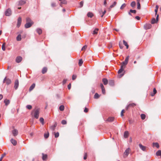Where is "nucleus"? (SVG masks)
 <instances>
[{
    "label": "nucleus",
    "mask_w": 161,
    "mask_h": 161,
    "mask_svg": "<svg viewBox=\"0 0 161 161\" xmlns=\"http://www.w3.org/2000/svg\"><path fill=\"white\" fill-rule=\"evenodd\" d=\"M139 146L141 149L142 151H145L146 150V147L145 146H143L142 144H139Z\"/></svg>",
    "instance_id": "nucleus-14"
},
{
    "label": "nucleus",
    "mask_w": 161,
    "mask_h": 161,
    "mask_svg": "<svg viewBox=\"0 0 161 161\" xmlns=\"http://www.w3.org/2000/svg\"><path fill=\"white\" fill-rule=\"evenodd\" d=\"M157 22L158 21L154 18H153L152 19L151 23L152 24H153L157 23Z\"/></svg>",
    "instance_id": "nucleus-24"
},
{
    "label": "nucleus",
    "mask_w": 161,
    "mask_h": 161,
    "mask_svg": "<svg viewBox=\"0 0 161 161\" xmlns=\"http://www.w3.org/2000/svg\"><path fill=\"white\" fill-rule=\"evenodd\" d=\"M129 58V56H127L125 59V61L122 62V63L121 64V65H123V66H125L128 63V61Z\"/></svg>",
    "instance_id": "nucleus-4"
},
{
    "label": "nucleus",
    "mask_w": 161,
    "mask_h": 161,
    "mask_svg": "<svg viewBox=\"0 0 161 161\" xmlns=\"http://www.w3.org/2000/svg\"><path fill=\"white\" fill-rule=\"evenodd\" d=\"M12 128V134L14 136H16L18 134V131L17 129L14 128V127H13Z\"/></svg>",
    "instance_id": "nucleus-2"
},
{
    "label": "nucleus",
    "mask_w": 161,
    "mask_h": 161,
    "mask_svg": "<svg viewBox=\"0 0 161 161\" xmlns=\"http://www.w3.org/2000/svg\"><path fill=\"white\" fill-rule=\"evenodd\" d=\"M62 3L63 4H65L67 3V1L65 0H64L62 1Z\"/></svg>",
    "instance_id": "nucleus-64"
},
{
    "label": "nucleus",
    "mask_w": 161,
    "mask_h": 161,
    "mask_svg": "<svg viewBox=\"0 0 161 161\" xmlns=\"http://www.w3.org/2000/svg\"><path fill=\"white\" fill-rule=\"evenodd\" d=\"M40 121L42 123V125L44 124V119L43 118H40Z\"/></svg>",
    "instance_id": "nucleus-43"
},
{
    "label": "nucleus",
    "mask_w": 161,
    "mask_h": 161,
    "mask_svg": "<svg viewBox=\"0 0 161 161\" xmlns=\"http://www.w3.org/2000/svg\"><path fill=\"white\" fill-rule=\"evenodd\" d=\"M102 81L104 85H106L108 83V80L106 78H103L102 79Z\"/></svg>",
    "instance_id": "nucleus-17"
},
{
    "label": "nucleus",
    "mask_w": 161,
    "mask_h": 161,
    "mask_svg": "<svg viewBox=\"0 0 161 161\" xmlns=\"http://www.w3.org/2000/svg\"><path fill=\"white\" fill-rule=\"evenodd\" d=\"M130 151V148H128L126 149L125 152H124V157H125V156H126V157H127V156H128V154H129V153Z\"/></svg>",
    "instance_id": "nucleus-10"
},
{
    "label": "nucleus",
    "mask_w": 161,
    "mask_h": 161,
    "mask_svg": "<svg viewBox=\"0 0 161 161\" xmlns=\"http://www.w3.org/2000/svg\"><path fill=\"white\" fill-rule=\"evenodd\" d=\"M100 87H101V89H103V88H104V86L103 85L102 83H101L100 84Z\"/></svg>",
    "instance_id": "nucleus-63"
},
{
    "label": "nucleus",
    "mask_w": 161,
    "mask_h": 161,
    "mask_svg": "<svg viewBox=\"0 0 161 161\" xmlns=\"http://www.w3.org/2000/svg\"><path fill=\"white\" fill-rule=\"evenodd\" d=\"M59 110L61 111H63L64 109V106L63 105H61L59 107Z\"/></svg>",
    "instance_id": "nucleus-39"
},
{
    "label": "nucleus",
    "mask_w": 161,
    "mask_h": 161,
    "mask_svg": "<svg viewBox=\"0 0 161 161\" xmlns=\"http://www.w3.org/2000/svg\"><path fill=\"white\" fill-rule=\"evenodd\" d=\"M136 105V104L134 103H130L129 104V106H130V107H133Z\"/></svg>",
    "instance_id": "nucleus-48"
},
{
    "label": "nucleus",
    "mask_w": 161,
    "mask_h": 161,
    "mask_svg": "<svg viewBox=\"0 0 161 161\" xmlns=\"http://www.w3.org/2000/svg\"><path fill=\"white\" fill-rule=\"evenodd\" d=\"M116 3H117L116 2H114L110 6V7L111 8H112L114 7L116 5Z\"/></svg>",
    "instance_id": "nucleus-42"
},
{
    "label": "nucleus",
    "mask_w": 161,
    "mask_h": 161,
    "mask_svg": "<svg viewBox=\"0 0 161 161\" xmlns=\"http://www.w3.org/2000/svg\"><path fill=\"white\" fill-rule=\"evenodd\" d=\"M141 119L143 120L145 119L146 118V115L145 114H142L141 115Z\"/></svg>",
    "instance_id": "nucleus-40"
},
{
    "label": "nucleus",
    "mask_w": 161,
    "mask_h": 161,
    "mask_svg": "<svg viewBox=\"0 0 161 161\" xmlns=\"http://www.w3.org/2000/svg\"><path fill=\"white\" fill-rule=\"evenodd\" d=\"M153 147H156L158 148L159 147V144L157 142H153Z\"/></svg>",
    "instance_id": "nucleus-19"
},
{
    "label": "nucleus",
    "mask_w": 161,
    "mask_h": 161,
    "mask_svg": "<svg viewBox=\"0 0 161 161\" xmlns=\"http://www.w3.org/2000/svg\"><path fill=\"white\" fill-rule=\"evenodd\" d=\"M88 108H85L84 110V112L85 113H87L88 112Z\"/></svg>",
    "instance_id": "nucleus-59"
},
{
    "label": "nucleus",
    "mask_w": 161,
    "mask_h": 161,
    "mask_svg": "<svg viewBox=\"0 0 161 161\" xmlns=\"http://www.w3.org/2000/svg\"><path fill=\"white\" fill-rule=\"evenodd\" d=\"M76 78V76L75 75H73L72 77V79L73 80H75Z\"/></svg>",
    "instance_id": "nucleus-53"
},
{
    "label": "nucleus",
    "mask_w": 161,
    "mask_h": 161,
    "mask_svg": "<svg viewBox=\"0 0 161 161\" xmlns=\"http://www.w3.org/2000/svg\"><path fill=\"white\" fill-rule=\"evenodd\" d=\"M19 86V81L18 79H16L14 81V88L15 90H17Z\"/></svg>",
    "instance_id": "nucleus-3"
},
{
    "label": "nucleus",
    "mask_w": 161,
    "mask_h": 161,
    "mask_svg": "<svg viewBox=\"0 0 161 161\" xmlns=\"http://www.w3.org/2000/svg\"><path fill=\"white\" fill-rule=\"evenodd\" d=\"M47 69L46 67H44L42 70V73L43 74H45L47 71Z\"/></svg>",
    "instance_id": "nucleus-26"
},
{
    "label": "nucleus",
    "mask_w": 161,
    "mask_h": 161,
    "mask_svg": "<svg viewBox=\"0 0 161 161\" xmlns=\"http://www.w3.org/2000/svg\"><path fill=\"white\" fill-rule=\"evenodd\" d=\"M22 58L20 56L17 57L16 59V62L17 63H19L22 60Z\"/></svg>",
    "instance_id": "nucleus-11"
},
{
    "label": "nucleus",
    "mask_w": 161,
    "mask_h": 161,
    "mask_svg": "<svg viewBox=\"0 0 161 161\" xmlns=\"http://www.w3.org/2000/svg\"><path fill=\"white\" fill-rule=\"evenodd\" d=\"M51 6L53 7H55L56 6V3H51Z\"/></svg>",
    "instance_id": "nucleus-51"
},
{
    "label": "nucleus",
    "mask_w": 161,
    "mask_h": 161,
    "mask_svg": "<svg viewBox=\"0 0 161 161\" xmlns=\"http://www.w3.org/2000/svg\"><path fill=\"white\" fill-rule=\"evenodd\" d=\"M54 135L55 137V138H57L59 136V133L58 132H54Z\"/></svg>",
    "instance_id": "nucleus-37"
},
{
    "label": "nucleus",
    "mask_w": 161,
    "mask_h": 161,
    "mask_svg": "<svg viewBox=\"0 0 161 161\" xmlns=\"http://www.w3.org/2000/svg\"><path fill=\"white\" fill-rule=\"evenodd\" d=\"M99 97V95L97 93H96L94 95V97L95 98L97 99Z\"/></svg>",
    "instance_id": "nucleus-41"
},
{
    "label": "nucleus",
    "mask_w": 161,
    "mask_h": 161,
    "mask_svg": "<svg viewBox=\"0 0 161 161\" xmlns=\"http://www.w3.org/2000/svg\"><path fill=\"white\" fill-rule=\"evenodd\" d=\"M26 3L25 0H20L19 1L18 5L19 6H22L25 4Z\"/></svg>",
    "instance_id": "nucleus-9"
},
{
    "label": "nucleus",
    "mask_w": 161,
    "mask_h": 161,
    "mask_svg": "<svg viewBox=\"0 0 161 161\" xmlns=\"http://www.w3.org/2000/svg\"><path fill=\"white\" fill-rule=\"evenodd\" d=\"M157 91L155 88H154L153 90V93L151 94L152 96H153L156 93Z\"/></svg>",
    "instance_id": "nucleus-31"
},
{
    "label": "nucleus",
    "mask_w": 161,
    "mask_h": 161,
    "mask_svg": "<svg viewBox=\"0 0 161 161\" xmlns=\"http://www.w3.org/2000/svg\"><path fill=\"white\" fill-rule=\"evenodd\" d=\"M130 12H131V13H133L134 14H135L136 13V11L135 10L130 9Z\"/></svg>",
    "instance_id": "nucleus-50"
},
{
    "label": "nucleus",
    "mask_w": 161,
    "mask_h": 161,
    "mask_svg": "<svg viewBox=\"0 0 161 161\" xmlns=\"http://www.w3.org/2000/svg\"><path fill=\"white\" fill-rule=\"evenodd\" d=\"M124 68L123 67V65H121L120 69L118 71V73L119 74L122 73L123 71H124Z\"/></svg>",
    "instance_id": "nucleus-15"
},
{
    "label": "nucleus",
    "mask_w": 161,
    "mask_h": 161,
    "mask_svg": "<svg viewBox=\"0 0 161 161\" xmlns=\"http://www.w3.org/2000/svg\"><path fill=\"white\" fill-rule=\"evenodd\" d=\"M67 81V79H65L63 81V82H62L63 84L64 85L65 83H66Z\"/></svg>",
    "instance_id": "nucleus-54"
},
{
    "label": "nucleus",
    "mask_w": 161,
    "mask_h": 161,
    "mask_svg": "<svg viewBox=\"0 0 161 161\" xmlns=\"http://www.w3.org/2000/svg\"><path fill=\"white\" fill-rule=\"evenodd\" d=\"M3 82L6 83V84L8 85L10 83V80L9 78H7L6 77L4 79Z\"/></svg>",
    "instance_id": "nucleus-7"
},
{
    "label": "nucleus",
    "mask_w": 161,
    "mask_h": 161,
    "mask_svg": "<svg viewBox=\"0 0 161 161\" xmlns=\"http://www.w3.org/2000/svg\"><path fill=\"white\" fill-rule=\"evenodd\" d=\"M98 28L95 29L93 31L92 34H97V32L98 31Z\"/></svg>",
    "instance_id": "nucleus-30"
},
{
    "label": "nucleus",
    "mask_w": 161,
    "mask_h": 161,
    "mask_svg": "<svg viewBox=\"0 0 161 161\" xmlns=\"http://www.w3.org/2000/svg\"><path fill=\"white\" fill-rule=\"evenodd\" d=\"M49 136V133L47 132V133H45L44 134V137L45 138L47 139L48 138Z\"/></svg>",
    "instance_id": "nucleus-34"
},
{
    "label": "nucleus",
    "mask_w": 161,
    "mask_h": 161,
    "mask_svg": "<svg viewBox=\"0 0 161 161\" xmlns=\"http://www.w3.org/2000/svg\"><path fill=\"white\" fill-rule=\"evenodd\" d=\"M16 39L17 41H20L21 39V35L19 34L16 37Z\"/></svg>",
    "instance_id": "nucleus-28"
},
{
    "label": "nucleus",
    "mask_w": 161,
    "mask_h": 161,
    "mask_svg": "<svg viewBox=\"0 0 161 161\" xmlns=\"http://www.w3.org/2000/svg\"><path fill=\"white\" fill-rule=\"evenodd\" d=\"M87 48V46L85 45V46H84L81 49V50H85L86 48Z\"/></svg>",
    "instance_id": "nucleus-52"
},
{
    "label": "nucleus",
    "mask_w": 161,
    "mask_h": 161,
    "mask_svg": "<svg viewBox=\"0 0 161 161\" xmlns=\"http://www.w3.org/2000/svg\"><path fill=\"white\" fill-rule=\"evenodd\" d=\"M4 103H5V105L7 106L9 104V100L6 99L4 100Z\"/></svg>",
    "instance_id": "nucleus-18"
},
{
    "label": "nucleus",
    "mask_w": 161,
    "mask_h": 161,
    "mask_svg": "<svg viewBox=\"0 0 161 161\" xmlns=\"http://www.w3.org/2000/svg\"><path fill=\"white\" fill-rule=\"evenodd\" d=\"M80 7H82L83 5V1L80 2Z\"/></svg>",
    "instance_id": "nucleus-57"
},
{
    "label": "nucleus",
    "mask_w": 161,
    "mask_h": 161,
    "mask_svg": "<svg viewBox=\"0 0 161 161\" xmlns=\"http://www.w3.org/2000/svg\"><path fill=\"white\" fill-rule=\"evenodd\" d=\"M71 84L69 83L68 86V88L69 90L71 88Z\"/></svg>",
    "instance_id": "nucleus-61"
},
{
    "label": "nucleus",
    "mask_w": 161,
    "mask_h": 161,
    "mask_svg": "<svg viewBox=\"0 0 161 161\" xmlns=\"http://www.w3.org/2000/svg\"><path fill=\"white\" fill-rule=\"evenodd\" d=\"M36 31L37 32L39 35L42 33V30L39 28H37L36 30Z\"/></svg>",
    "instance_id": "nucleus-23"
},
{
    "label": "nucleus",
    "mask_w": 161,
    "mask_h": 161,
    "mask_svg": "<svg viewBox=\"0 0 161 161\" xmlns=\"http://www.w3.org/2000/svg\"><path fill=\"white\" fill-rule=\"evenodd\" d=\"M126 6V4L125 3L123 4L120 8V9H122Z\"/></svg>",
    "instance_id": "nucleus-49"
},
{
    "label": "nucleus",
    "mask_w": 161,
    "mask_h": 161,
    "mask_svg": "<svg viewBox=\"0 0 161 161\" xmlns=\"http://www.w3.org/2000/svg\"><path fill=\"white\" fill-rule=\"evenodd\" d=\"M47 158V154H44L43 153H42V159L43 160H46Z\"/></svg>",
    "instance_id": "nucleus-20"
},
{
    "label": "nucleus",
    "mask_w": 161,
    "mask_h": 161,
    "mask_svg": "<svg viewBox=\"0 0 161 161\" xmlns=\"http://www.w3.org/2000/svg\"><path fill=\"white\" fill-rule=\"evenodd\" d=\"M35 84L34 83H33L30 87L29 88V91H32L35 87Z\"/></svg>",
    "instance_id": "nucleus-22"
},
{
    "label": "nucleus",
    "mask_w": 161,
    "mask_h": 161,
    "mask_svg": "<svg viewBox=\"0 0 161 161\" xmlns=\"http://www.w3.org/2000/svg\"><path fill=\"white\" fill-rule=\"evenodd\" d=\"M114 118L113 117H109L107 121L109 122H112L114 120Z\"/></svg>",
    "instance_id": "nucleus-25"
},
{
    "label": "nucleus",
    "mask_w": 161,
    "mask_h": 161,
    "mask_svg": "<svg viewBox=\"0 0 161 161\" xmlns=\"http://www.w3.org/2000/svg\"><path fill=\"white\" fill-rule=\"evenodd\" d=\"M135 18L138 20H140V18L138 16H136V17H135Z\"/></svg>",
    "instance_id": "nucleus-62"
},
{
    "label": "nucleus",
    "mask_w": 161,
    "mask_h": 161,
    "mask_svg": "<svg viewBox=\"0 0 161 161\" xmlns=\"http://www.w3.org/2000/svg\"><path fill=\"white\" fill-rule=\"evenodd\" d=\"M87 157V153H85V154L84 156V159L85 160L86 159Z\"/></svg>",
    "instance_id": "nucleus-56"
},
{
    "label": "nucleus",
    "mask_w": 161,
    "mask_h": 161,
    "mask_svg": "<svg viewBox=\"0 0 161 161\" xmlns=\"http://www.w3.org/2000/svg\"><path fill=\"white\" fill-rule=\"evenodd\" d=\"M141 8V5L140 2H137V8L139 9Z\"/></svg>",
    "instance_id": "nucleus-45"
},
{
    "label": "nucleus",
    "mask_w": 161,
    "mask_h": 161,
    "mask_svg": "<svg viewBox=\"0 0 161 161\" xmlns=\"http://www.w3.org/2000/svg\"><path fill=\"white\" fill-rule=\"evenodd\" d=\"M136 5V2L135 1L132 2L130 3V6L133 8L135 7Z\"/></svg>",
    "instance_id": "nucleus-36"
},
{
    "label": "nucleus",
    "mask_w": 161,
    "mask_h": 161,
    "mask_svg": "<svg viewBox=\"0 0 161 161\" xmlns=\"http://www.w3.org/2000/svg\"><path fill=\"white\" fill-rule=\"evenodd\" d=\"M26 23L33 22L32 21L31 19L29 17H27L26 18Z\"/></svg>",
    "instance_id": "nucleus-35"
},
{
    "label": "nucleus",
    "mask_w": 161,
    "mask_h": 161,
    "mask_svg": "<svg viewBox=\"0 0 161 161\" xmlns=\"http://www.w3.org/2000/svg\"><path fill=\"white\" fill-rule=\"evenodd\" d=\"M124 112V110L123 109L121 113V116H123V113Z\"/></svg>",
    "instance_id": "nucleus-58"
},
{
    "label": "nucleus",
    "mask_w": 161,
    "mask_h": 161,
    "mask_svg": "<svg viewBox=\"0 0 161 161\" xmlns=\"http://www.w3.org/2000/svg\"><path fill=\"white\" fill-rule=\"evenodd\" d=\"M39 109H37L33 110L31 113V114L34 117L37 119L39 118Z\"/></svg>",
    "instance_id": "nucleus-1"
},
{
    "label": "nucleus",
    "mask_w": 161,
    "mask_h": 161,
    "mask_svg": "<svg viewBox=\"0 0 161 161\" xmlns=\"http://www.w3.org/2000/svg\"><path fill=\"white\" fill-rule=\"evenodd\" d=\"M11 142L14 145V146H16L17 144V141L13 139L12 138L11 139Z\"/></svg>",
    "instance_id": "nucleus-13"
},
{
    "label": "nucleus",
    "mask_w": 161,
    "mask_h": 161,
    "mask_svg": "<svg viewBox=\"0 0 161 161\" xmlns=\"http://www.w3.org/2000/svg\"><path fill=\"white\" fill-rule=\"evenodd\" d=\"M87 15L88 17L92 18L93 16V14L92 13L88 12L87 14Z\"/></svg>",
    "instance_id": "nucleus-32"
},
{
    "label": "nucleus",
    "mask_w": 161,
    "mask_h": 161,
    "mask_svg": "<svg viewBox=\"0 0 161 161\" xmlns=\"http://www.w3.org/2000/svg\"><path fill=\"white\" fill-rule=\"evenodd\" d=\"M10 14V10L9 8L7 9L5 12V15L7 16H9Z\"/></svg>",
    "instance_id": "nucleus-16"
},
{
    "label": "nucleus",
    "mask_w": 161,
    "mask_h": 161,
    "mask_svg": "<svg viewBox=\"0 0 161 161\" xmlns=\"http://www.w3.org/2000/svg\"><path fill=\"white\" fill-rule=\"evenodd\" d=\"M144 29L147 30L151 28L152 27V25L149 23L145 24L144 26Z\"/></svg>",
    "instance_id": "nucleus-6"
},
{
    "label": "nucleus",
    "mask_w": 161,
    "mask_h": 161,
    "mask_svg": "<svg viewBox=\"0 0 161 161\" xmlns=\"http://www.w3.org/2000/svg\"><path fill=\"white\" fill-rule=\"evenodd\" d=\"M83 63V61L82 59H80L79 62V64L80 66H81Z\"/></svg>",
    "instance_id": "nucleus-44"
},
{
    "label": "nucleus",
    "mask_w": 161,
    "mask_h": 161,
    "mask_svg": "<svg viewBox=\"0 0 161 161\" xmlns=\"http://www.w3.org/2000/svg\"><path fill=\"white\" fill-rule=\"evenodd\" d=\"M102 92L103 94H105V89L104 87L103 88V89H102Z\"/></svg>",
    "instance_id": "nucleus-55"
},
{
    "label": "nucleus",
    "mask_w": 161,
    "mask_h": 161,
    "mask_svg": "<svg viewBox=\"0 0 161 161\" xmlns=\"http://www.w3.org/2000/svg\"><path fill=\"white\" fill-rule=\"evenodd\" d=\"M26 108L29 109H31L32 108V107L31 105H29L26 106Z\"/></svg>",
    "instance_id": "nucleus-46"
},
{
    "label": "nucleus",
    "mask_w": 161,
    "mask_h": 161,
    "mask_svg": "<svg viewBox=\"0 0 161 161\" xmlns=\"http://www.w3.org/2000/svg\"><path fill=\"white\" fill-rule=\"evenodd\" d=\"M33 24V22L26 23L25 25V28H28L31 27Z\"/></svg>",
    "instance_id": "nucleus-5"
},
{
    "label": "nucleus",
    "mask_w": 161,
    "mask_h": 161,
    "mask_svg": "<svg viewBox=\"0 0 161 161\" xmlns=\"http://www.w3.org/2000/svg\"><path fill=\"white\" fill-rule=\"evenodd\" d=\"M5 43H4L2 45V48L3 51L5 50Z\"/></svg>",
    "instance_id": "nucleus-38"
},
{
    "label": "nucleus",
    "mask_w": 161,
    "mask_h": 161,
    "mask_svg": "<svg viewBox=\"0 0 161 161\" xmlns=\"http://www.w3.org/2000/svg\"><path fill=\"white\" fill-rule=\"evenodd\" d=\"M57 125V123L56 122H55L54 123V124L52 125L50 127V129L53 130H54L55 129Z\"/></svg>",
    "instance_id": "nucleus-12"
},
{
    "label": "nucleus",
    "mask_w": 161,
    "mask_h": 161,
    "mask_svg": "<svg viewBox=\"0 0 161 161\" xmlns=\"http://www.w3.org/2000/svg\"><path fill=\"white\" fill-rule=\"evenodd\" d=\"M108 84L111 86H113L114 84V81L113 80H110L109 81Z\"/></svg>",
    "instance_id": "nucleus-21"
},
{
    "label": "nucleus",
    "mask_w": 161,
    "mask_h": 161,
    "mask_svg": "<svg viewBox=\"0 0 161 161\" xmlns=\"http://www.w3.org/2000/svg\"><path fill=\"white\" fill-rule=\"evenodd\" d=\"M21 18L20 17H19L18 19L17 24V25L18 27H19L20 26L21 23Z\"/></svg>",
    "instance_id": "nucleus-8"
},
{
    "label": "nucleus",
    "mask_w": 161,
    "mask_h": 161,
    "mask_svg": "<svg viewBox=\"0 0 161 161\" xmlns=\"http://www.w3.org/2000/svg\"><path fill=\"white\" fill-rule=\"evenodd\" d=\"M123 44H124L126 46V48L127 49H128V47H129V46L127 44V43L125 41V40H123Z\"/></svg>",
    "instance_id": "nucleus-29"
},
{
    "label": "nucleus",
    "mask_w": 161,
    "mask_h": 161,
    "mask_svg": "<svg viewBox=\"0 0 161 161\" xmlns=\"http://www.w3.org/2000/svg\"><path fill=\"white\" fill-rule=\"evenodd\" d=\"M156 155L157 156H161V150H158L156 153Z\"/></svg>",
    "instance_id": "nucleus-33"
},
{
    "label": "nucleus",
    "mask_w": 161,
    "mask_h": 161,
    "mask_svg": "<svg viewBox=\"0 0 161 161\" xmlns=\"http://www.w3.org/2000/svg\"><path fill=\"white\" fill-rule=\"evenodd\" d=\"M106 10H105L103 12V14L101 15V17H102L103 15L106 13Z\"/></svg>",
    "instance_id": "nucleus-60"
},
{
    "label": "nucleus",
    "mask_w": 161,
    "mask_h": 161,
    "mask_svg": "<svg viewBox=\"0 0 161 161\" xmlns=\"http://www.w3.org/2000/svg\"><path fill=\"white\" fill-rule=\"evenodd\" d=\"M129 133L128 131H125L124 133V136L125 138H127L128 136Z\"/></svg>",
    "instance_id": "nucleus-27"
},
{
    "label": "nucleus",
    "mask_w": 161,
    "mask_h": 161,
    "mask_svg": "<svg viewBox=\"0 0 161 161\" xmlns=\"http://www.w3.org/2000/svg\"><path fill=\"white\" fill-rule=\"evenodd\" d=\"M61 123L63 125H65L67 124V122L65 120H63L61 121Z\"/></svg>",
    "instance_id": "nucleus-47"
}]
</instances>
